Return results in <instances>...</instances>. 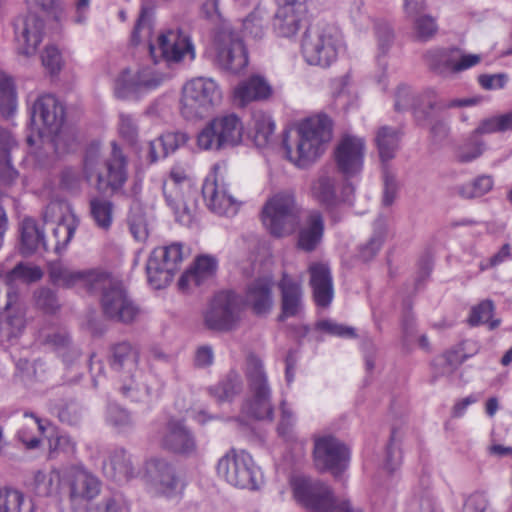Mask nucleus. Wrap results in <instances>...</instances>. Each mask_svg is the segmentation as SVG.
I'll use <instances>...</instances> for the list:
<instances>
[{
	"mask_svg": "<svg viewBox=\"0 0 512 512\" xmlns=\"http://www.w3.org/2000/svg\"><path fill=\"white\" fill-rule=\"evenodd\" d=\"M139 351L129 342L111 347L109 365L118 374L119 391L133 402L149 404L159 399L163 381L154 373L138 367Z\"/></svg>",
	"mask_w": 512,
	"mask_h": 512,
	"instance_id": "nucleus-1",
	"label": "nucleus"
},
{
	"mask_svg": "<svg viewBox=\"0 0 512 512\" xmlns=\"http://www.w3.org/2000/svg\"><path fill=\"white\" fill-rule=\"evenodd\" d=\"M332 139V121L327 115H316L303 120L296 137L283 139L286 158L299 168L312 165L325 152Z\"/></svg>",
	"mask_w": 512,
	"mask_h": 512,
	"instance_id": "nucleus-2",
	"label": "nucleus"
},
{
	"mask_svg": "<svg viewBox=\"0 0 512 512\" xmlns=\"http://www.w3.org/2000/svg\"><path fill=\"white\" fill-rule=\"evenodd\" d=\"M111 148L109 159L103 162L100 144L89 145L83 160V173L88 182L95 179L98 190L110 189L115 193L121 190L127 181L128 160L115 141L111 143Z\"/></svg>",
	"mask_w": 512,
	"mask_h": 512,
	"instance_id": "nucleus-3",
	"label": "nucleus"
},
{
	"mask_svg": "<svg viewBox=\"0 0 512 512\" xmlns=\"http://www.w3.org/2000/svg\"><path fill=\"white\" fill-rule=\"evenodd\" d=\"M344 48L343 36L335 25L317 23L306 31L301 43V52L309 65L330 67Z\"/></svg>",
	"mask_w": 512,
	"mask_h": 512,
	"instance_id": "nucleus-4",
	"label": "nucleus"
},
{
	"mask_svg": "<svg viewBox=\"0 0 512 512\" xmlns=\"http://www.w3.org/2000/svg\"><path fill=\"white\" fill-rule=\"evenodd\" d=\"M101 292L103 315L112 321L131 323L140 315V308L128 294L122 282L101 272L90 293Z\"/></svg>",
	"mask_w": 512,
	"mask_h": 512,
	"instance_id": "nucleus-5",
	"label": "nucleus"
},
{
	"mask_svg": "<svg viewBox=\"0 0 512 512\" xmlns=\"http://www.w3.org/2000/svg\"><path fill=\"white\" fill-rule=\"evenodd\" d=\"M261 221L274 237L291 235L300 222V208L290 191H280L267 199L261 210Z\"/></svg>",
	"mask_w": 512,
	"mask_h": 512,
	"instance_id": "nucleus-6",
	"label": "nucleus"
},
{
	"mask_svg": "<svg viewBox=\"0 0 512 512\" xmlns=\"http://www.w3.org/2000/svg\"><path fill=\"white\" fill-rule=\"evenodd\" d=\"M245 373L249 397L242 406V412L257 420H272V390L262 361L250 355L246 361Z\"/></svg>",
	"mask_w": 512,
	"mask_h": 512,
	"instance_id": "nucleus-7",
	"label": "nucleus"
},
{
	"mask_svg": "<svg viewBox=\"0 0 512 512\" xmlns=\"http://www.w3.org/2000/svg\"><path fill=\"white\" fill-rule=\"evenodd\" d=\"M291 487L296 501L313 512H361L335 498L327 485L309 477L294 476Z\"/></svg>",
	"mask_w": 512,
	"mask_h": 512,
	"instance_id": "nucleus-8",
	"label": "nucleus"
},
{
	"mask_svg": "<svg viewBox=\"0 0 512 512\" xmlns=\"http://www.w3.org/2000/svg\"><path fill=\"white\" fill-rule=\"evenodd\" d=\"M65 118L62 103L52 94L40 95L30 108V134L26 137L29 147L43 141L45 133L56 135Z\"/></svg>",
	"mask_w": 512,
	"mask_h": 512,
	"instance_id": "nucleus-9",
	"label": "nucleus"
},
{
	"mask_svg": "<svg viewBox=\"0 0 512 512\" xmlns=\"http://www.w3.org/2000/svg\"><path fill=\"white\" fill-rule=\"evenodd\" d=\"M169 75L155 65L133 70L122 69L114 79V94L119 99H138L157 89Z\"/></svg>",
	"mask_w": 512,
	"mask_h": 512,
	"instance_id": "nucleus-10",
	"label": "nucleus"
},
{
	"mask_svg": "<svg viewBox=\"0 0 512 512\" xmlns=\"http://www.w3.org/2000/svg\"><path fill=\"white\" fill-rule=\"evenodd\" d=\"M243 123L235 113L214 117L198 134L197 144L203 150H220L242 141Z\"/></svg>",
	"mask_w": 512,
	"mask_h": 512,
	"instance_id": "nucleus-11",
	"label": "nucleus"
},
{
	"mask_svg": "<svg viewBox=\"0 0 512 512\" xmlns=\"http://www.w3.org/2000/svg\"><path fill=\"white\" fill-rule=\"evenodd\" d=\"M221 98V90L212 78H193L183 87L182 114L186 118L203 117L221 101Z\"/></svg>",
	"mask_w": 512,
	"mask_h": 512,
	"instance_id": "nucleus-12",
	"label": "nucleus"
},
{
	"mask_svg": "<svg viewBox=\"0 0 512 512\" xmlns=\"http://www.w3.org/2000/svg\"><path fill=\"white\" fill-rule=\"evenodd\" d=\"M217 473L232 486L256 490L262 483V473L251 455L245 451L225 454L217 464Z\"/></svg>",
	"mask_w": 512,
	"mask_h": 512,
	"instance_id": "nucleus-13",
	"label": "nucleus"
},
{
	"mask_svg": "<svg viewBox=\"0 0 512 512\" xmlns=\"http://www.w3.org/2000/svg\"><path fill=\"white\" fill-rule=\"evenodd\" d=\"M184 259L183 244L179 242L155 248L147 261L149 284L155 289L166 287L180 269Z\"/></svg>",
	"mask_w": 512,
	"mask_h": 512,
	"instance_id": "nucleus-14",
	"label": "nucleus"
},
{
	"mask_svg": "<svg viewBox=\"0 0 512 512\" xmlns=\"http://www.w3.org/2000/svg\"><path fill=\"white\" fill-rule=\"evenodd\" d=\"M243 299L237 293L226 290L217 293L204 312L205 326L214 331H230L241 320Z\"/></svg>",
	"mask_w": 512,
	"mask_h": 512,
	"instance_id": "nucleus-15",
	"label": "nucleus"
},
{
	"mask_svg": "<svg viewBox=\"0 0 512 512\" xmlns=\"http://www.w3.org/2000/svg\"><path fill=\"white\" fill-rule=\"evenodd\" d=\"M162 189L165 201L173 211L176 221L189 226L193 222L194 211L188 206L187 198L193 193V187L185 171L173 168L164 180Z\"/></svg>",
	"mask_w": 512,
	"mask_h": 512,
	"instance_id": "nucleus-16",
	"label": "nucleus"
},
{
	"mask_svg": "<svg viewBox=\"0 0 512 512\" xmlns=\"http://www.w3.org/2000/svg\"><path fill=\"white\" fill-rule=\"evenodd\" d=\"M218 164L213 166L202 186V195L207 208L219 216L233 217L240 208L241 202L230 192L229 185L219 176Z\"/></svg>",
	"mask_w": 512,
	"mask_h": 512,
	"instance_id": "nucleus-17",
	"label": "nucleus"
},
{
	"mask_svg": "<svg viewBox=\"0 0 512 512\" xmlns=\"http://www.w3.org/2000/svg\"><path fill=\"white\" fill-rule=\"evenodd\" d=\"M150 489L157 495L175 498L182 494L185 482L176 467L164 458H152L146 464Z\"/></svg>",
	"mask_w": 512,
	"mask_h": 512,
	"instance_id": "nucleus-18",
	"label": "nucleus"
},
{
	"mask_svg": "<svg viewBox=\"0 0 512 512\" xmlns=\"http://www.w3.org/2000/svg\"><path fill=\"white\" fill-rule=\"evenodd\" d=\"M217 64L230 73H240L248 65V54L242 37L229 29H223L216 37Z\"/></svg>",
	"mask_w": 512,
	"mask_h": 512,
	"instance_id": "nucleus-19",
	"label": "nucleus"
},
{
	"mask_svg": "<svg viewBox=\"0 0 512 512\" xmlns=\"http://www.w3.org/2000/svg\"><path fill=\"white\" fill-rule=\"evenodd\" d=\"M149 50L154 65L158 63V57L167 64L178 63L185 59L195 58L194 46L189 37L180 30H168L158 36L157 46L149 45Z\"/></svg>",
	"mask_w": 512,
	"mask_h": 512,
	"instance_id": "nucleus-20",
	"label": "nucleus"
},
{
	"mask_svg": "<svg viewBox=\"0 0 512 512\" xmlns=\"http://www.w3.org/2000/svg\"><path fill=\"white\" fill-rule=\"evenodd\" d=\"M349 459V449L335 437L328 435L315 440L314 462L319 470L337 475L348 466Z\"/></svg>",
	"mask_w": 512,
	"mask_h": 512,
	"instance_id": "nucleus-21",
	"label": "nucleus"
},
{
	"mask_svg": "<svg viewBox=\"0 0 512 512\" xmlns=\"http://www.w3.org/2000/svg\"><path fill=\"white\" fill-rule=\"evenodd\" d=\"M365 140L361 137L345 134L334 150V160L338 171L346 178L358 175L363 168Z\"/></svg>",
	"mask_w": 512,
	"mask_h": 512,
	"instance_id": "nucleus-22",
	"label": "nucleus"
},
{
	"mask_svg": "<svg viewBox=\"0 0 512 512\" xmlns=\"http://www.w3.org/2000/svg\"><path fill=\"white\" fill-rule=\"evenodd\" d=\"M425 58L429 67L441 75L464 71L480 62L479 55H463L456 48L432 49L426 53Z\"/></svg>",
	"mask_w": 512,
	"mask_h": 512,
	"instance_id": "nucleus-23",
	"label": "nucleus"
},
{
	"mask_svg": "<svg viewBox=\"0 0 512 512\" xmlns=\"http://www.w3.org/2000/svg\"><path fill=\"white\" fill-rule=\"evenodd\" d=\"M65 484L69 487V499L73 505L89 502L97 497L101 490L99 479L79 467L65 468Z\"/></svg>",
	"mask_w": 512,
	"mask_h": 512,
	"instance_id": "nucleus-24",
	"label": "nucleus"
},
{
	"mask_svg": "<svg viewBox=\"0 0 512 512\" xmlns=\"http://www.w3.org/2000/svg\"><path fill=\"white\" fill-rule=\"evenodd\" d=\"M159 443L163 449L181 455H191L197 450L192 432L183 421L176 419H171L166 423Z\"/></svg>",
	"mask_w": 512,
	"mask_h": 512,
	"instance_id": "nucleus-25",
	"label": "nucleus"
},
{
	"mask_svg": "<svg viewBox=\"0 0 512 512\" xmlns=\"http://www.w3.org/2000/svg\"><path fill=\"white\" fill-rule=\"evenodd\" d=\"M4 311L0 314V332L8 340L18 339L27 325L26 307L18 295L7 291Z\"/></svg>",
	"mask_w": 512,
	"mask_h": 512,
	"instance_id": "nucleus-26",
	"label": "nucleus"
},
{
	"mask_svg": "<svg viewBox=\"0 0 512 512\" xmlns=\"http://www.w3.org/2000/svg\"><path fill=\"white\" fill-rule=\"evenodd\" d=\"M44 22L35 13L17 19L15 23V35L19 53L30 56L35 54L42 41Z\"/></svg>",
	"mask_w": 512,
	"mask_h": 512,
	"instance_id": "nucleus-27",
	"label": "nucleus"
},
{
	"mask_svg": "<svg viewBox=\"0 0 512 512\" xmlns=\"http://www.w3.org/2000/svg\"><path fill=\"white\" fill-rule=\"evenodd\" d=\"M100 273L96 270H74L59 262L49 266V278L53 284L65 288H83L89 293Z\"/></svg>",
	"mask_w": 512,
	"mask_h": 512,
	"instance_id": "nucleus-28",
	"label": "nucleus"
},
{
	"mask_svg": "<svg viewBox=\"0 0 512 512\" xmlns=\"http://www.w3.org/2000/svg\"><path fill=\"white\" fill-rule=\"evenodd\" d=\"M310 275L309 284L313 299L317 306L328 307L334 297L333 278L328 264L313 262L308 267Z\"/></svg>",
	"mask_w": 512,
	"mask_h": 512,
	"instance_id": "nucleus-29",
	"label": "nucleus"
},
{
	"mask_svg": "<svg viewBox=\"0 0 512 512\" xmlns=\"http://www.w3.org/2000/svg\"><path fill=\"white\" fill-rule=\"evenodd\" d=\"M476 103L475 99H454L447 102L438 101L436 91L434 89H426L415 96L412 112L416 121L421 124L425 122L435 109H448L463 106H472Z\"/></svg>",
	"mask_w": 512,
	"mask_h": 512,
	"instance_id": "nucleus-30",
	"label": "nucleus"
},
{
	"mask_svg": "<svg viewBox=\"0 0 512 512\" xmlns=\"http://www.w3.org/2000/svg\"><path fill=\"white\" fill-rule=\"evenodd\" d=\"M40 338L43 344L57 353L66 367L72 366L81 356L80 349L72 343L65 328L43 329Z\"/></svg>",
	"mask_w": 512,
	"mask_h": 512,
	"instance_id": "nucleus-31",
	"label": "nucleus"
},
{
	"mask_svg": "<svg viewBox=\"0 0 512 512\" xmlns=\"http://www.w3.org/2000/svg\"><path fill=\"white\" fill-rule=\"evenodd\" d=\"M65 469L37 471L31 483V492L37 498H48L58 501L65 484Z\"/></svg>",
	"mask_w": 512,
	"mask_h": 512,
	"instance_id": "nucleus-32",
	"label": "nucleus"
},
{
	"mask_svg": "<svg viewBox=\"0 0 512 512\" xmlns=\"http://www.w3.org/2000/svg\"><path fill=\"white\" fill-rule=\"evenodd\" d=\"M281 293V318L298 316L303 309V288L300 280L283 273L278 282Z\"/></svg>",
	"mask_w": 512,
	"mask_h": 512,
	"instance_id": "nucleus-33",
	"label": "nucleus"
},
{
	"mask_svg": "<svg viewBox=\"0 0 512 512\" xmlns=\"http://www.w3.org/2000/svg\"><path fill=\"white\" fill-rule=\"evenodd\" d=\"M272 288L273 283L269 277L255 279L246 288L243 304L250 306L257 315L268 314L274 303Z\"/></svg>",
	"mask_w": 512,
	"mask_h": 512,
	"instance_id": "nucleus-34",
	"label": "nucleus"
},
{
	"mask_svg": "<svg viewBox=\"0 0 512 512\" xmlns=\"http://www.w3.org/2000/svg\"><path fill=\"white\" fill-rule=\"evenodd\" d=\"M274 29L281 37H292L300 29L305 8L303 3L279 2Z\"/></svg>",
	"mask_w": 512,
	"mask_h": 512,
	"instance_id": "nucleus-35",
	"label": "nucleus"
},
{
	"mask_svg": "<svg viewBox=\"0 0 512 512\" xmlns=\"http://www.w3.org/2000/svg\"><path fill=\"white\" fill-rule=\"evenodd\" d=\"M217 269V262L211 256L198 257L193 266L185 271L178 281L182 292H189L192 287L200 286L210 279Z\"/></svg>",
	"mask_w": 512,
	"mask_h": 512,
	"instance_id": "nucleus-36",
	"label": "nucleus"
},
{
	"mask_svg": "<svg viewBox=\"0 0 512 512\" xmlns=\"http://www.w3.org/2000/svg\"><path fill=\"white\" fill-rule=\"evenodd\" d=\"M324 234V220L317 211H312L298 233V247L305 252L314 251L321 243Z\"/></svg>",
	"mask_w": 512,
	"mask_h": 512,
	"instance_id": "nucleus-37",
	"label": "nucleus"
},
{
	"mask_svg": "<svg viewBox=\"0 0 512 512\" xmlns=\"http://www.w3.org/2000/svg\"><path fill=\"white\" fill-rule=\"evenodd\" d=\"M62 204L51 202L44 211V220L57 221L53 228V237L55 239V250L65 249L75 234V226L62 220V215L56 216L62 209Z\"/></svg>",
	"mask_w": 512,
	"mask_h": 512,
	"instance_id": "nucleus-38",
	"label": "nucleus"
},
{
	"mask_svg": "<svg viewBox=\"0 0 512 512\" xmlns=\"http://www.w3.org/2000/svg\"><path fill=\"white\" fill-rule=\"evenodd\" d=\"M187 141L184 133L169 132L149 142L148 157L151 163L166 158Z\"/></svg>",
	"mask_w": 512,
	"mask_h": 512,
	"instance_id": "nucleus-39",
	"label": "nucleus"
},
{
	"mask_svg": "<svg viewBox=\"0 0 512 512\" xmlns=\"http://www.w3.org/2000/svg\"><path fill=\"white\" fill-rule=\"evenodd\" d=\"M17 143L10 131L0 128V180L7 185L18 177L17 170L11 164L10 153Z\"/></svg>",
	"mask_w": 512,
	"mask_h": 512,
	"instance_id": "nucleus-40",
	"label": "nucleus"
},
{
	"mask_svg": "<svg viewBox=\"0 0 512 512\" xmlns=\"http://www.w3.org/2000/svg\"><path fill=\"white\" fill-rule=\"evenodd\" d=\"M401 134L400 129L387 125L378 128L375 135V143L379 157L383 163H386L395 157L399 148Z\"/></svg>",
	"mask_w": 512,
	"mask_h": 512,
	"instance_id": "nucleus-41",
	"label": "nucleus"
},
{
	"mask_svg": "<svg viewBox=\"0 0 512 512\" xmlns=\"http://www.w3.org/2000/svg\"><path fill=\"white\" fill-rule=\"evenodd\" d=\"M105 470L117 481L128 480L134 474L131 455L124 448L113 449L105 464Z\"/></svg>",
	"mask_w": 512,
	"mask_h": 512,
	"instance_id": "nucleus-42",
	"label": "nucleus"
},
{
	"mask_svg": "<svg viewBox=\"0 0 512 512\" xmlns=\"http://www.w3.org/2000/svg\"><path fill=\"white\" fill-rule=\"evenodd\" d=\"M271 94V88L264 78L250 77L240 83L234 91L235 98L244 105L253 100L265 99Z\"/></svg>",
	"mask_w": 512,
	"mask_h": 512,
	"instance_id": "nucleus-43",
	"label": "nucleus"
},
{
	"mask_svg": "<svg viewBox=\"0 0 512 512\" xmlns=\"http://www.w3.org/2000/svg\"><path fill=\"white\" fill-rule=\"evenodd\" d=\"M20 233L23 254H32L40 247L47 249L44 232L33 218L28 217L22 220Z\"/></svg>",
	"mask_w": 512,
	"mask_h": 512,
	"instance_id": "nucleus-44",
	"label": "nucleus"
},
{
	"mask_svg": "<svg viewBox=\"0 0 512 512\" xmlns=\"http://www.w3.org/2000/svg\"><path fill=\"white\" fill-rule=\"evenodd\" d=\"M336 177L331 170H322L311 187L312 196L326 206L336 203Z\"/></svg>",
	"mask_w": 512,
	"mask_h": 512,
	"instance_id": "nucleus-45",
	"label": "nucleus"
},
{
	"mask_svg": "<svg viewBox=\"0 0 512 512\" xmlns=\"http://www.w3.org/2000/svg\"><path fill=\"white\" fill-rule=\"evenodd\" d=\"M243 383L240 374L230 371L216 385L209 388L210 394L218 401H232V399L241 393Z\"/></svg>",
	"mask_w": 512,
	"mask_h": 512,
	"instance_id": "nucleus-46",
	"label": "nucleus"
},
{
	"mask_svg": "<svg viewBox=\"0 0 512 512\" xmlns=\"http://www.w3.org/2000/svg\"><path fill=\"white\" fill-rule=\"evenodd\" d=\"M105 420L107 425L120 434L131 432L136 423L132 414L117 404L108 405Z\"/></svg>",
	"mask_w": 512,
	"mask_h": 512,
	"instance_id": "nucleus-47",
	"label": "nucleus"
},
{
	"mask_svg": "<svg viewBox=\"0 0 512 512\" xmlns=\"http://www.w3.org/2000/svg\"><path fill=\"white\" fill-rule=\"evenodd\" d=\"M252 130L255 144L265 147L273 138L275 123L270 115L257 111L252 115Z\"/></svg>",
	"mask_w": 512,
	"mask_h": 512,
	"instance_id": "nucleus-48",
	"label": "nucleus"
},
{
	"mask_svg": "<svg viewBox=\"0 0 512 512\" xmlns=\"http://www.w3.org/2000/svg\"><path fill=\"white\" fill-rule=\"evenodd\" d=\"M113 203L105 198L95 196L89 201V212L95 225L108 230L113 222Z\"/></svg>",
	"mask_w": 512,
	"mask_h": 512,
	"instance_id": "nucleus-49",
	"label": "nucleus"
},
{
	"mask_svg": "<svg viewBox=\"0 0 512 512\" xmlns=\"http://www.w3.org/2000/svg\"><path fill=\"white\" fill-rule=\"evenodd\" d=\"M494 187V178L482 174L457 187V193L464 199L479 198L489 193Z\"/></svg>",
	"mask_w": 512,
	"mask_h": 512,
	"instance_id": "nucleus-50",
	"label": "nucleus"
},
{
	"mask_svg": "<svg viewBox=\"0 0 512 512\" xmlns=\"http://www.w3.org/2000/svg\"><path fill=\"white\" fill-rule=\"evenodd\" d=\"M32 503L24 494L11 488L0 489V511L2 512H32Z\"/></svg>",
	"mask_w": 512,
	"mask_h": 512,
	"instance_id": "nucleus-51",
	"label": "nucleus"
},
{
	"mask_svg": "<svg viewBox=\"0 0 512 512\" xmlns=\"http://www.w3.org/2000/svg\"><path fill=\"white\" fill-rule=\"evenodd\" d=\"M16 107L17 97L13 80L0 73V114L8 118L13 115Z\"/></svg>",
	"mask_w": 512,
	"mask_h": 512,
	"instance_id": "nucleus-52",
	"label": "nucleus"
},
{
	"mask_svg": "<svg viewBox=\"0 0 512 512\" xmlns=\"http://www.w3.org/2000/svg\"><path fill=\"white\" fill-rule=\"evenodd\" d=\"M507 130H512V111L481 120L473 133L474 136H480L505 132Z\"/></svg>",
	"mask_w": 512,
	"mask_h": 512,
	"instance_id": "nucleus-53",
	"label": "nucleus"
},
{
	"mask_svg": "<svg viewBox=\"0 0 512 512\" xmlns=\"http://www.w3.org/2000/svg\"><path fill=\"white\" fill-rule=\"evenodd\" d=\"M42 270L37 266H30L24 263L17 264L12 270L5 271V283L11 284L16 280L25 283L38 281L42 278Z\"/></svg>",
	"mask_w": 512,
	"mask_h": 512,
	"instance_id": "nucleus-54",
	"label": "nucleus"
},
{
	"mask_svg": "<svg viewBox=\"0 0 512 512\" xmlns=\"http://www.w3.org/2000/svg\"><path fill=\"white\" fill-rule=\"evenodd\" d=\"M485 150V144L478 136H471L466 142L460 145L456 152V159L460 163H469L479 158Z\"/></svg>",
	"mask_w": 512,
	"mask_h": 512,
	"instance_id": "nucleus-55",
	"label": "nucleus"
},
{
	"mask_svg": "<svg viewBox=\"0 0 512 512\" xmlns=\"http://www.w3.org/2000/svg\"><path fill=\"white\" fill-rule=\"evenodd\" d=\"M34 301L36 306L45 313H56L61 304L56 293L47 287H41L34 292Z\"/></svg>",
	"mask_w": 512,
	"mask_h": 512,
	"instance_id": "nucleus-56",
	"label": "nucleus"
},
{
	"mask_svg": "<svg viewBox=\"0 0 512 512\" xmlns=\"http://www.w3.org/2000/svg\"><path fill=\"white\" fill-rule=\"evenodd\" d=\"M385 238V228L382 223H376L374 232L369 241L359 249V255L362 260L369 261L380 250Z\"/></svg>",
	"mask_w": 512,
	"mask_h": 512,
	"instance_id": "nucleus-57",
	"label": "nucleus"
},
{
	"mask_svg": "<svg viewBox=\"0 0 512 512\" xmlns=\"http://www.w3.org/2000/svg\"><path fill=\"white\" fill-rule=\"evenodd\" d=\"M415 36L418 40L426 42L434 37L438 31L436 19L430 15H420L414 20Z\"/></svg>",
	"mask_w": 512,
	"mask_h": 512,
	"instance_id": "nucleus-58",
	"label": "nucleus"
},
{
	"mask_svg": "<svg viewBox=\"0 0 512 512\" xmlns=\"http://www.w3.org/2000/svg\"><path fill=\"white\" fill-rule=\"evenodd\" d=\"M137 118L129 113H119L118 133L127 142L133 144L138 138Z\"/></svg>",
	"mask_w": 512,
	"mask_h": 512,
	"instance_id": "nucleus-59",
	"label": "nucleus"
},
{
	"mask_svg": "<svg viewBox=\"0 0 512 512\" xmlns=\"http://www.w3.org/2000/svg\"><path fill=\"white\" fill-rule=\"evenodd\" d=\"M494 311V305L491 300H484L477 306L473 307L469 317V322L472 326L487 323Z\"/></svg>",
	"mask_w": 512,
	"mask_h": 512,
	"instance_id": "nucleus-60",
	"label": "nucleus"
},
{
	"mask_svg": "<svg viewBox=\"0 0 512 512\" xmlns=\"http://www.w3.org/2000/svg\"><path fill=\"white\" fill-rule=\"evenodd\" d=\"M51 412L59 418L63 423L76 425L80 420V411L74 402L66 403L64 406L51 408Z\"/></svg>",
	"mask_w": 512,
	"mask_h": 512,
	"instance_id": "nucleus-61",
	"label": "nucleus"
},
{
	"mask_svg": "<svg viewBox=\"0 0 512 512\" xmlns=\"http://www.w3.org/2000/svg\"><path fill=\"white\" fill-rule=\"evenodd\" d=\"M383 182V205L390 206L394 203L396 199L398 192V183L395 174L386 167L383 170Z\"/></svg>",
	"mask_w": 512,
	"mask_h": 512,
	"instance_id": "nucleus-62",
	"label": "nucleus"
},
{
	"mask_svg": "<svg viewBox=\"0 0 512 512\" xmlns=\"http://www.w3.org/2000/svg\"><path fill=\"white\" fill-rule=\"evenodd\" d=\"M317 328L333 336L344 338H354L356 336L354 328L338 324L331 320L319 321L317 323Z\"/></svg>",
	"mask_w": 512,
	"mask_h": 512,
	"instance_id": "nucleus-63",
	"label": "nucleus"
},
{
	"mask_svg": "<svg viewBox=\"0 0 512 512\" xmlns=\"http://www.w3.org/2000/svg\"><path fill=\"white\" fill-rule=\"evenodd\" d=\"M43 66L51 74L58 73L62 66V56L55 46H47L41 56Z\"/></svg>",
	"mask_w": 512,
	"mask_h": 512,
	"instance_id": "nucleus-64",
	"label": "nucleus"
}]
</instances>
